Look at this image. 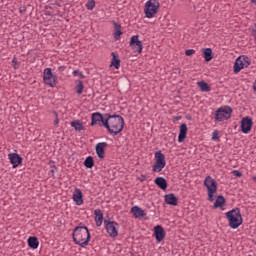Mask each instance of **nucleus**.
Wrapping results in <instances>:
<instances>
[{
	"instance_id": "79ce46f5",
	"label": "nucleus",
	"mask_w": 256,
	"mask_h": 256,
	"mask_svg": "<svg viewBox=\"0 0 256 256\" xmlns=\"http://www.w3.org/2000/svg\"><path fill=\"white\" fill-rule=\"evenodd\" d=\"M253 181H255V182H256V177H255V176L253 177Z\"/></svg>"
},
{
	"instance_id": "dca6fc26",
	"label": "nucleus",
	"mask_w": 256,
	"mask_h": 256,
	"mask_svg": "<svg viewBox=\"0 0 256 256\" xmlns=\"http://www.w3.org/2000/svg\"><path fill=\"white\" fill-rule=\"evenodd\" d=\"M187 139V124H181L178 136V143H183Z\"/></svg>"
},
{
	"instance_id": "f257e3e1",
	"label": "nucleus",
	"mask_w": 256,
	"mask_h": 256,
	"mask_svg": "<svg viewBox=\"0 0 256 256\" xmlns=\"http://www.w3.org/2000/svg\"><path fill=\"white\" fill-rule=\"evenodd\" d=\"M106 117L103 126L107 128V131L110 135H113V137L119 135V133L123 131V127H125V120H123V117L109 114H106Z\"/></svg>"
},
{
	"instance_id": "4c0bfd02",
	"label": "nucleus",
	"mask_w": 256,
	"mask_h": 256,
	"mask_svg": "<svg viewBox=\"0 0 256 256\" xmlns=\"http://www.w3.org/2000/svg\"><path fill=\"white\" fill-rule=\"evenodd\" d=\"M146 179H147V176L145 175H141L139 178L140 181H145Z\"/></svg>"
},
{
	"instance_id": "f704fd0d",
	"label": "nucleus",
	"mask_w": 256,
	"mask_h": 256,
	"mask_svg": "<svg viewBox=\"0 0 256 256\" xmlns=\"http://www.w3.org/2000/svg\"><path fill=\"white\" fill-rule=\"evenodd\" d=\"M12 63H13V68L14 69H19V63L17 62L16 57L13 58Z\"/></svg>"
},
{
	"instance_id": "c85d7f7f",
	"label": "nucleus",
	"mask_w": 256,
	"mask_h": 256,
	"mask_svg": "<svg viewBox=\"0 0 256 256\" xmlns=\"http://www.w3.org/2000/svg\"><path fill=\"white\" fill-rule=\"evenodd\" d=\"M112 57H113V60L111 62V65H113L115 69H119V67L121 66V60L117 59L115 52H112Z\"/></svg>"
},
{
	"instance_id": "39448f33",
	"label": "nucleus",
	"mask_w": 256,
	"mask_h": 256,
	"mask_svg": "<svg viewBox=\"0 0 256 256\" xmlns=\"http://www.w3.org/2000/svg\"><path fill=\"white\" fill-rule=\"evenodd\" d=\"M204 186L208 191V201H215L214 195L217 193V181L211 176H207L204 180Z\"/></svg>"
},
{
	"instance_id": "473e14b6",
	"label": "nucleus",
	"mask_w": 256,
	"mask_h": 256,
	"mask_svg": "<svg viewBox=\"0 0 256 256\" xmlns=\"http://www.w3.org/2000/svg\"><path fill=\"white\" fill-rule=\"evenodd\" d=\"M185 55H186L187 57H191V55H195V50H193V49H188V50L185 51Z\"/></svg>"
},
{
	"instance_id": "9d476101",
	"label": "nucleus",
	"mask_w": 256,
	"mask_h": 256,
	"mask_svg": "<svg viewBox=\"0 0 256 256\" xmlns=\"http://www.w3.org/2000/svg\"><path fill=\"white\" fill-rule=\"evenodd\" d=\"M44 83L50 87H55V85H57V77L53 75L51 68H46L44 70Z\"/></svg>"
},
{
	"instance_id": "423d86ee",
	"label": "nucleus",
	"mask_w": 256,
	"mask_h": 256,
	"mask_svg": "<svg viewBox=\"0 0 256 256\" xmlns=\"http://www.w3.org/2000/svg\"><path fill=\"white\" fill-rule=\"evenodd\" d=\"M155 163L153 166L154 173H161L163 169H165V165H167V162H165V154L161 153V151H158L155 153Z\"/></svg>"
},
{
	"instance_id": "7ed1b4c3",
	"label": "nucleus",
	"mask_w": 256,
	"mask_h": 256,
	"mask_svg": "<svg viewBox=\"0 0 256 256\" xmlns=\"http://www.w3.org/2000/svg\"><path fill=\"white\" fill-rule=\"evenodd\" d=\"M226 217L231 229H239L240 225H243V217L241 216V210H239V208L226 212Z\"/></svg>"
},
{
	"instance_id": "9b49d317",
	"label": "nucleus",
	"mask_w": 256,
	"mask_h": 256,
	"mask_svg": "<svg viewBox=\"0 0 256 256\" xmlns=\"http://www.w3.org/2000/svg\"><path fill=\"white\" fill-rule=\"evenodd\" d=\"M253 128V119L249 118V117H244L241 120V131L242 133H250L251 129Z\"/></svg>"
},
{
	"instance_id": "2eb2a0df",
	"label": "nucleus",
	"mask_w": 256,
	"mask_h": 256,
	"mask_svg": "<svg viewBox=\"0 0 256 256\" xmlns=\"http://www.w3.org/2000/svg\"><path fill=\"white\" fill-rule=\"evenodd\" d=\"M8 157L14 168L19 167V165H21V161L23 160L17 153L9 154Z\"/></svg>"
},
{
	"instance_id": "58836bf2",
	"label": "nucleus",
	"mask_w": 256,
	"mask_h": 256,
	"mask_svg": "<svg viewBox=\"0 0 256 256\" xmlns=\"http://www.w3.org/2000/svg\"><path fill=\"white\" fill-rule=\"evenodd\" d=\"M73 75H74V77H77V75H79V70L73 71Z\"/></svg>"
},
{
	"instance_id": "b1692460",
	"label": "nucleus",
	"mask_w": 256,
	"mask_h": 256,
	"mask_svg": "<svg viewBox=\"0 0 256 256\" xmlns=\"http://www.w3.org/2000/svg\"><path fill=\"white\" fill-rule=\"evenodd\" d=\"M28 245L31 249H37V247H39V240L37 239V237H29Z\"/></svg>"
},
{
	"instance_id": "6e6552de",
	"label": "nucleus",
	"mask_w": 256,
	"mask_h": 256,
	"mask_svg": "<svg viewBox=\"0 0 256 256\" xmlns=\"http://www.w3.org/2000/svg\"><path fill=\"white\" fill-rule=\"evenodd\" d=\"M231 113H233V109L231 107L226 106L225 108H219L215 113L216 121H225L231 118Z\"/></svg>"
},
{
	"instance_id": "c756f323",
	"label": "nucleus",
	"mask_w": 256,
	"mask_h": 256,
	"mask_svg": "<svg viewBox=\"0 0 256 256\" xmlns=\"http://www.w3.org/2000/svg\"><path fill=\"white\" fill-rule=\"evenodd\" d=\"M83 89H85V86L83 85V81L77 80L76 81V93L78 95H81L83 93Z\"/></svg>"
},
{
	"instance_id": "aec40b11",
	"label": "nucleus",
	"mask_w": 256,
	"mask_h": 256,
	"mask_svg": "<svg viewBox=\"0 0 256 256\" xmlns=\"http://www.w3.org/2000/svg\"><path fill=\"white\" fill-rule=\"evenodd\" d=\"M155 184L162 189V191H165L167 189V180L163 177H158L155 179Z\"/></svg>"
},
{
	"instance_id": "2f4dec72",
	"label": "nucleus",
	"mask_w": 256,
	"mask_h": 256,
	"mask_svg": "<svg viewBox=\"0 0 256 256\" xmlns=\"http://www.w3.org/2000/svg\"><path fill=\"white\" fill-rule=\"evenodd\" d=\"M86 7L87 9H89L90 11H93V9L95 8V2L94 0H90L86 3Z\"/></svg>"
},
{
	"instance_id": "a878e982",
	"label": "nucleus",
	"mask_w": 256,
	"mask_h": 256,
	"mask_svg": "<svg viewBox=\"0 0 256 256\" xmlns=\"http://www.w3.org/2000/svg\"><path fill=\"white\" fill-rule=\"evenodd\" d=\"M71 127H74L75 131H83V129H85L81 120L72 121Z\"/></svg>"
},
{
	"instance_id": "4468645a",
	"label": "nucleus",
	"mask_w": 256,
	"mask_h": 256,
	"mask_svg": "<svg viewBox=\"0 0 256 256\" xmlns=\"http://www.w3.org/2000/svg\"><path fill=\"white\" fill-rule=\"evenodd\" d=\"M107 147L106 142H100L96 145V154L99 159H105V148Z\"/></svg>"
},
{
	"instance_id": "0eeeda50",
	"label": "nucleus",
	"mask_w": 256,
	"mask_h": 256,
	"mask_svg": "<svg viewBox=\"0 0 256 256\" xmlns=\"http://www.w3.org/2000/svg\"><path fill=\"white\" fill-rule=\"evenodd\" d=\"M251 65V59L247 56H240L236 59L234 63V73H239L241 69H245Z\"/></svg>"
},
{
	"instance_id": "393cba45",
	"label": "nucleus",
	"mask_w": 256,
	"mask_h": 256,
	"mask_svg": "<svg viewBox=\"0 0 256 256\" xmlns=\"http://www.w3.org/2000/svg\"><path fill=\"white\" fill-rule=\"evenodd\" d=\"M197 85L200 88V90L203 91L204 93H209V91H211V87L205 81H200L197 83Z\"/></svg>"
},
{
	"instance_id": "72a5a7b5",
	"label": "nucleus",
	"mask_w": 256,
	"mask_h": 256,
	"mask_svg": "<svg viewBox=\"0 0 256 256\" xmlns=\"http://www.w3.org/2000/svg\"><path fill=\"white\" fill-rule=\"evenodd\" d=\"M232 175H234V177H243V173L239 170L232 171Z\"/></svg>"
},
{
	"instance_id": "bb28decb",
	"label": "nucleus",
	"mask_w": 256,
	"mask_h": 256,
	"mask_svg": "<svg viewBox=\"0 0 256 256\" xmlns=\"http://www.w3.org/2000/svg\"><path fill=\"white\" fill-rule=\"evenodd\" d=\"M223 205H225V197H223V195H220L217 197L214 203V209H218V207H223Z\"/></svg>"
},
{
	"instance_id": "cd10ccee",
	"label": "nucleus",
	"mask_w": 256,
	"mask_h": 256,
	"mask_svg": "<svg viewBox=\"0 0 256 256\" xmlns=\"http://www.w3.org/2000/svg\"><path fill=\"white\" fill-rule=\"evenodd\" d=\"M84 165L85 167H87V169H93V166L95 165V161L93 160V157L89 156L86 158V160L84 161Z\"/></svg>"
},
{
	"instance_id": "a211bd4d",
	"label": "nucleus",
	"mask_w": 256,
	"mask_h": 256,
	"mask_svg": "<svg viewBox=\"0 0 256 256\" xmlns=\"http://www.w3.org/2000/svg\"><path fill=\"white\" fill-rule=\"evenodd\" d=\"M105 121V118H103V115H101V113L96 112L92 114V122L91 125H97V123H102Z\"/></svg>"
},
{
	"instance_id": "f03ea898",
	"label": "nucleus",
	"mask_w": 256,
	"mask_h": 256,
	"mask_svg": "<svg viewBox=\"0 0 256 256\" xmlns=\"http://www.w3.org/2000/svg\"><path fill=\"white\" fill-rule=\"evenodd\" d=\"M91 239V234L89 229L85 226H77L73 231V241L76 245L80 247H87L89 245V240Z\"/></svg>"
},
{
	"instance_id": "20e7f679",
	"label": "nucleus",
	"mask_w": 256,
	"mask_h": 256,
	"mask_svg": "<svg viewBox=\"0 0 256 256\" xmlns=\"http://www.w3.org/2000/svg\"><path fill=\"white\" fill-rule=\"evenodd\" d=\"M159 0H149L145 4L144 12L147 19H153L156 13H159Z\"/></svg>"
},
{
	"instance_id": "f3484780",
	"label": "nucleus",
	"mask_w": 256,
	"mask_h": 256,
	"mask_svg": "<svg viewBox=\"0 0 256 256\" xmlns=\"http://www.w3.org/2000/svg\"><path fill=\"white\" fill-rule=\"evenodd\" d=\"M73 201L76 203V205H81L83 203V192H81V189H75Z\"/></svg>"
},
{
	"instance_id": "f8f14e48",
	"label": "nucleus",
	"mask_w": 256,
	"mask_h": 256,
	"mask_svg": "<svg viewBox=\"0 0 256 256\" xmlns=\"http://www.w3.org/2000/svg\"><path fill=\"white\" fill-rule=\"evenodd\" d=\"M130 47L135 49V47L138 48V53H143V42L139 40V35H134L130 39Z\"/></svg>"
},
{
	"instance_id": "ddd939ff",
	"label": "nucleus",
	"mask_w": 256,
	"mask_h": 256,
	"mask_svg": "<svg viewBox=\"0 0 256 256\" xmlns=\"http://www.w3.org/2000/svg\"><path fill=\"white\" fill-rule=\"evenodd\" d=\"M154 235H155L156 241H158V243H161V241H163V239H165V230L163 229V227L161 225H157L154 227Z\"/></svg>"
},
{
	"instance_id": "a19ab883",
	"label": "nucleus",
	"mask_w": 256,
	"mask_h": 256,
	"mask_svg": "<svg viewBox=\"0 0 256 256\" xmlns=\"http://www.w3.org/2000/svg\"><path fill=\"white\" fill-rule=\"evenodd\" d=\"M251 3H253L254 5H256V0H251Z\"/></svg>"
},
{
	"instance_id": "37998d69",
	"label": "nucleus",
	"mask_w": 256,
	"mask_h": 256,
	"mask_svg": "<svg viewBox=\"0 0 256 256\" xmlns=\"http://www.w3.org/2000/svg\"><path fill=\"white\" fill-rule=\"evenodd\" d=\"M59 69H63V67H60Z\"/></svg>"
},
{
	"instance_id": "1a4fd4ad",
	"label": "nucleus",
	"mask_w": 256,
	"mask_h": 256,
	"mask_svg": "<svg viewBox=\"0 0 256 256\" xmlns=\"http://www.w3.org/2000/svg\"><path fill=\"white\" fill-rule=\"evenodd\" d=\"M104 225L110 237H117V235H119V224H117L115 221L105 220Z\"/></svg>"
},
{
	"instance_id": "e433bc0d",
	"label": "nucleus",
	"mask_w": 256,
	"mask_h": 256,
	"mask_svg": "<svg viewBox=\"0 0 256 256\" xmlns=\"http://www.w3.org/2000/svg\"><path fill=\"white\" fill-rule=\"evenodd\" d=\"M54 115L56 117V119L54 120V125H59V115L57 114V112H54Z\"/></svg>"
},
{
	"instance_id": "ea45409f",
	"label": "nucleus",
	"mask_w": 256,
	"mask_h": 256,
	"mask_svg": "<svg viewBox=\"0 0 256 256\" xmlns=\"http://www.w3.org/2000/svg\"><path fill=\"white\" fill-rule=\"evenodd\" d=\"M79 76L81 77V79H85V75H83V73H79Z\"/></svg>"
},
{
	"instance_id": "c9c22d12",
	"label": "nucleus",
	"mask_w": 256,
	"mask_h": 256,
	"mask_svg": "<svg viewBox=\"0 0 256 256\" xmlns=\"http://www.w3.org/2000/svg\"><path fill=\"white\" fill-rule=\"evenodd\" d=\"M213 141H217L219 139V131H214L212 136Z\"/></svg>"
},
{
	"instance_id": "7c9ffc66",
	"label": "nucleus",
	"mask_w": 256,
	"mask_h": 256,
	"mask_svg": "<svg viewBox=\"0 0 256 256\" xmlns=\"http://www.w3.org/2000/svg\"><path fill=\"white\" fill-rule=\"evenodd\" d=\"M115 34H114V38L116 39V41L119 39V37H121V35H123V32H121V26L120 25H117L115 23Z\"/></svg>"
},
{
	"instance_id": "6ab92c4d",
	"label": "nucleus",
	"mask_w": 256,
	"mask_h": 256,
	"mask_svg": "<svg viewBox=\"0 0 256 256\" xmlns=\"http://www.w3.org/2000/svg\"><path fill=\"white\" fill-rule=\"evenodd\" d=\"M165 203H167V205L177 206L178 199L175 197V194H167L165 196Z\"/></svg>"
},
{
	"instance_id": "5701e85b",
	"label": "nucleus",
	"mask_w": 256,
	"mask_h": 256,
	"mask_svg": "<svg viewBox=\"0 0 256 256\" xmlns=\"http://www.w3.org/2000/svg\"><path fill=\"white\" fill-rule=\"evenodd\" d=\"M131 211L136 218L145 217V211H143V209L139 208L138 206L132 207Z\"/></svg>"
},
{
	"instance_id": "412c9836",
	"label": "nucleus",
	"mask_w": 256,
	"mask_h": 256,
	"mask_svg": "<svg viewBox=\"0 0 256 256\" xmlns=\"http://www.w3.org/2000/svg\"><path fill=\"white\" fill-rule=\"evenodd\" d=\"M95 221H96V225L97 227H101V225H103V212H101V210H95Z\"/></svg>"
},
{
	"instance_id": "4be33fe9",
	"label": "nucleus",
	"mask_w": 256,
	"mask_h": 256,
	"mask_svg": "<svg viewBox=\"0 0 256 256\" xmlns=\"http://www.w3.org/2000/svg\"><path fill=\"white\" fill-rule=\"evenodd\" d=\"M204 54V59L207 63L213 59V50L211 48H205L202 50Z\"/></svg>"
}]
</instances>
